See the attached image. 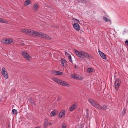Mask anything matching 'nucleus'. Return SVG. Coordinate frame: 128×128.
<instances>
[{
  "mask_svg": "<svg viewBox=\"0 0 128 128\" xmlns=\"http://www.w3.org/2000/svg\"><path fill=\"white\" fill-rule=\"evenodd\" d=\"M27 34L30 36H38L43 38H45L47 39L50 40L51 39L50 37L42 32H38L31 30H28V32H27Z\"/></svg>",
  "mask_w": 128,
  "mask_h": 128,
  "instance_id": "nucleus-1",
  "label": "nucleus"
},
{
  "mask_svg": "<svg viewBox=\"0 0 128 128\" xmlns=\"http://www.w3.org/2000/svg\"><path fill=\"white\" fill-rule=\"evenodd\" d=\"M52 80L54 82H56L61 86H66L67 87H68L70 86V84L68 82L57 78H52Z\"/></svg>",
  "mask_w": 128,
  "mask_h": 128,
  "instance_id": "nucleus-2",
  "label": "nucleus"
},
{
  "mask_svg": "<svg viewBox=\"0 0 128 128\" xmlns=\"http://www.w3.org/2000/svg\"><path fill=\"white\" fill-rule=\"evenodd\" d=\"M89 102L94 107L98 109H100L102 108L101 106L96 101L93 100L91 99H88Z\"/></svg>",
  "mask_w": 128,
  "mask_h": 128,
  "instance_id": "nucleus-3",
  "label": "nucleus"
},
{
  "mask_svg": "<svg viewBox=\"0 0 128 128\" xmlns=\"http://www.w3.org/2000/svg\"><path fill=\"white\" fill-rule=\"evenodd\" d=\"M120 80L119 78H117L114 83L115 88L116 90H117L118 89L120 84Z\"/></svg>",
  "mask_w": 128,
  "mask_h": 128,
  "instance_id": "nucleus-4",
  "label": "nucleus"
},
{
  "mask_svg": "<svg viewBox=\"0 0 128 128\" xmlns=\"http://www.w3.org/2000/svg\"><path fill=\"white\" fill-rule=\"evenodd\" d=\"M2 73L3 76L6 79H7L8 78V75L7 72L5 70V69L3 68L2 70Z\"/></svg>",
  "mask_w": 128,
  "mask_h": 128,
  "instance_id": "nucleus-5",
  "label": "nucleus"
},
{
  "mask_svg": "<svg viewBox=\"0 0 128 128\" xmlns=\"http://www.w3.org/2000/svg\"><path fill=\"white\" fill-rule=\"evenodd\" d=\"M22 56L27 60L30 59V57L27 52H24L22 53Z\"/></svg>",
  "mask_w": 128,
  "mask_h": 128,
  "instance_id": "nucleus-6",
  "label": "nucleus"
},
{
  "mask_svg": "<svg viewBox=\"0 0 128 128\" xmlns=\"http://www.w3.org/2000/svg\"><path fill=\"white\" fill-rule=\"evenodd\" d=\"M73 26L74 28L77 31L79 30L80 29V26L77 23H74L73 25Z\"/></svg>",
  "mask_w": 128,
  "mask_h": 128,
  "instance_id": "nucleus-7",
  "label": "nucleus"
},
{
  "mask_svg": "<svg viewBox=\"0 0 128 128\" xmlns=\"http://www.w3.org/2000/svg\"><path fill=\"white\" fill-rule=\"evenodd\" d=\"M98 52L101 57L103 59L106 60V55L103 52H101L100 50H98Z\"/></svg>",
  "mask_w": 128,
  "mask_h": 128,
  "instance_id": "nucleus-8",
  "label": "nucleus"
},
{
  "mask_svg": "<svg viewBox=\"0 0 128 128\" xmlns=\"http://www.w3.org/2000/svg\"><path fill=\"white\" fill-rule=\"evenodd\" d=\"M66 113L65 110H62L59 113L58 115V117L60 118H61L64 117Z\"/></svg>",
  "mask_w": 128,
  "mask_h": 128,
  "instance_id": "nucleus-9",
  "label": "nucleus"
},
{
  "mask_svg": "<svg viewBox=\"0 0 128 128\" xmlns=\"http://www.w3.org/2000/svg\"><path fill=\"white\" fill-rule=\"evenodd\" d=\"M78 105L76 104H73L70 108L69 110L70 111H72L75 110L77 107Z\"/></svg>",
  "mask_w": 128,
  "mask_h": 128,
  "instance_id": "nucleus-10",
  "label": "nucleus"
},
{
  "mask_svg": "<svg viewBox=\"0 0 128 128\" xmlns=\"http://www.w3.org/2000/svg\"><path fill=\"white\" fill-rule=\"evenodd\" d=\"M39 8V5L37 3L35 4L33 7V9L34 11H36Z\"/></svg>",
  "mask_w": 128,
  "mask_h": 128,
  "instance_id": "nucleus-11",
  "label": "nucleus"
},
{
  "mask_svg": "<svg viewBox=\"0 0 128 128\" xmlns=\"http://www.w3.org/2000/svg\"><path fill=\"white\" fill-rule=\"evenodd\" d=\"M74 51L76 54L78 56L80 57H81L82 54L81 52H80H80H79V51L75 50H74Z\"/></svg>",
  "mask_w": 128,
  "mask_h": 128,
  "instance_id": "nucleus-12",
  "label": "nucleus"
},
{
  "mask_svg": "<svg viewBox=\"0 0 128 128\" xmlns=\"http://www.w3.org/2000/svg\"><path fill=\"white\" fill-rule=\"evenodd\" d=\"M31 2L30 0H26L24 2V4L25 6H27L30 4Z\"/></svg>",
  "mask_w": 128,
  "mask_h": 128,
  "instance_id": "nucleus-13",
  "label": "nucleus"
},
{
  "mask_svg": "<svg viewBox=\"0 0 128 128\" xmlns=\"http://www.w3.org/2000/svg\"><path fill=\"white\" fill-rule=\"evenodd\" d=\"M61 62L62 66L63 67L64 66V64L66 62V60L64 58H62L61 60Z\"/></svg>",
  "mask_w": 128,
  "mask_h": 128,
  "instance_id": "nucleus-14",
  "label": "nucleus"
},
{
  "mask_svg": "<svg viewBox=\"0 0 128 128\" xmlns=\"http://www.w3.org/2000/svg\"><path fill=\"white\" fill-rule=\"evenodd\" d=\"M1 42L6 44H8V39H2L1 40Z\"/></svg>",
  "mask_w": 128,
  "mask_h": 128,
  "instance_id": "nucleus-15",
  "label": "nucleus"
},
{
  "mask_svg": "<svg viewBox=\"0 0 128 128\" xmlns=\"http://www.w3.org/2000/svg\"><path fill=\"white\" fill-rule=\"evenodd\" d=\"M85 57L87 58H92L91 56L87 53H86V54H85Z\"/></svg>",
  "mask_w": 128,
  "mask_h": 128,
  "instance_id": "nucleus-16",
  "label": "nucleus"
},
{
  "mask_svg": "<svg viewBox=\"0 0 128 128\" xmlns=\"http://www.w3.org/2000/svg\"><path fill=\"white\" fill-rule=\"evenodd\" d=\"M93 72V69L92 68H88L87 70V72L88 73L92 72Z\"/></svg>",
  "mask_w": 128,
  "mask_h": 128,
  "instance_id": "nucleus-17",
  "label": "nucleus"
},
{
  "mask_svg": "<svg viewBox=\"0 0 128 128\" xmlns=\"http://www.w3.org/2000/svg\"><path fill=\"white\" fill-rule=\"evenodd\" d=\"M0 22L6 24H7L8 23V21L5 20L0 18Z\"/></svg>",
  "mask_w": 128,
  "mask_h": 128,
  "instance_id": "nucleus-18",
  "label": "nucleus"
},
{
  "mask_svg": "<svg viewBox=\"0 0 128 128\" xmlns=\"http://www.w3.org/2000/svg\"><path fill=\"white\" fill-rule=\"evenodd\" d=\"M56 114V112L55 111H53L50 113V115L52 116H53L55 115Z\"/></svg>",
  "mask_w": 128,
  "mask_h": 128,
  "instance_id": "nucleus-19",
  "label": "nucleus"
},
{
  "mask_svg": "<svg viewBox=\"0 0 128 128\" xmlns=\"http://www.w3.org/2000/svg\"><path fill=\"white\" fill-rule=\"evenodd\" d=\"M76 79H78L80 80H82L83 79L82 77L80 76L77 75Z\"/></svg>",
  "mask_w": 128,
  "mask_h": 128,
  "instance_id": "nucleus-20",
  "label": "nucleus"
},
{
  "mask_svg": "<svg viewBox=\"0 0 128 128\" xmlns=\"http://www.w3.org/2000/svg\"><path fill=\"white\" fill-rule=\"evenodd\" d=\"M28 30L27 29H22L21 30V31L23 33L27 34V32H28Z\"/></svg>",
  "mask_w": 128,
  "mask_h": 128,
  "instance_id": "nucleus-21",
  "label": "nucleus"
},
{
  "mask_svg": "<svg viewBox=\"0 0 128 128\" xmlns=\"http://www.w3.org/2000/svg\"><path fill=\"white\" fill-rule=\"evenodd\" d=\"M76 75L74 74H72L70 76V77L72 78H73L75 79H76Z\"/></svg>",
  "mask_w": 128,
  "mask_h": 128,
  "instance_id": "nucleus-22",
  "label": "nucleus"
},
{
  "mask_svg": "<svg viewBox=\"0 0 128 128\" xmlns=\"http://www.w3.org/2000/svg\"><path fill=\"white\" fill-rule=\"evenodd\" d=\"M8 44H9L12 43L13 41V40L11 39H8Z\"/></svg>",
  "mask_w": 128,
  "mask_h": 128,
  "instance_id": "nucleus-23",
  "label": "nucleus"
},
{
  "mask_svg": "<svg viewBox=\"0 0 128 128\" xmlns=\"http://www.w3.org/2000/svg\"><path fill=\"white\" fill-rule=\"evenodd\" d=\"M56 75H62L63 74V72L58 71H56Z\"/></svg>",
  "mask_w": 128,
  "mask_h": 128,
  "instance_id": "nucleus-24",
  "label": "nucleus"
},
{
  "mask_svg": "<svg viewBox=\"0 0 128 128\" xmlns=\"http://www.w3.org/2000/svg\"><path fill=\"white\" fill-rule=\"evenodd\" d=\"M103 19L106 22H108L110 21V20H108L106 17H103Z\"/></svg>",
  "mask_w": 128,
  "mask_h": 128,
  "instance_id": "nucleus-25",
  "label": "nucleus"
},
{
  "mask_svg": "<svg viewBox=\"0 0 128 128\" xmlns=\"http://www.w3.org/2000/svg\"><path fill=\"white\" fill-rule=\"evenodd\" d=\"M68 60L70 62L72 63V57L70 55H69L68 56Z\"/></svg>",
  "mask_w": 128,
  "mask_h": 128,
  "instance_id": "nucleus-26",
  "label": "nucleus"
},
{
  "mask_svg": "<svg viewBox=\"0 0 128 128\" xmlns=\"http://www.w3.org/2000/svg\"><path fill=\"white\" fill-rule=\"evenodd\" d=\"M80 52H81L82 56L85 57V54H86V53L81 51H80Z\"/></svg>",
  "mask_w": 128,
  "mask_h": 128,
  "instance_id": "nucleus-27",
  "label": "nucleus"
},
{
  "mask_svg": "<svg viewBox=\"0 0 128 128\" xmlns=\"http://www.w3.org/2000/svg\"><path fill=\"white\" fill-rule=\"evenodd\" d=\"M102 108L100 109H103L104 110H105L107 108V107L105 105H104L102 107L101 106ZM100 110V109H99Z\"/></svg>",
  "mask_w": 128,
  "mask_h": 128,
  "instance_id": "nucleus-28",
  "label": "nucleus"
},
{
  "mask_svg": "<svg viewBox=\"0 0 128 128\" xmlns=\"http://www.w3.org/2000/svg\"><path fill=\"white\" fill-rule=\"evenodd\" d=\"M12 112L13 113V114H16L17 113V110L15 109H13L12 110Z\"/></svg>",
  "mask_w": 128,
  "mask_h": 128,
  "instance_id": "nucleus-29",
  "label": "nucleus"
},
{
  "mask_svg": "<svg viewBox=\"0 0 128 128\" xmlns=\"http://www.w3.org/2000/svg\"><path fill=\"white\" fill-rule=\"evenodd\" d=\"M73 20H74V22H76L78 23H79L80 22V21L78 20L77 19H76L74 18L73 19Z\"/></svg>",
  "mask_w": 128,
  "mask_h": 128,
  "instance_id": "nucleus-30",
  "label": "nucleus"
},
{
  "mask_svg": "<svg viewBox=\"0 0 128 128\" xmlns=\"http://www.w3.org/2000/svg\"><path fill=\"white\" fill-rule=\"evenodd\" d=\"M52 73L54 74H56V71L55 70H53L52 72Z\"/></svg>",
  "mask_w": 128,
  "mask_h": 128,
  "instance_id": "nucleus-31",
  "label": "nucleus"
},
{
  "mask_svg": "<svg viewBox=\"0 0 128 128\" xmlns=\"http://www.w3.org/2000/svg\"><path fill=\"white\" fill-rule=\"evenodd\" d=\"M62 128H66V124H62Z\"/></svg>",
  "mask_w": 128,
  "mask_h": 128,
  "instance_id": "nucleus-32",
  "label": "nucleus"
},
{
  "mask_svg": "<svg viewBox=\"0 0 128 128\" xmlns=\"http://www.w3.org/2000/svg\"><path fill=\"white\" fill-rule=\"evenodd\" d=\"M78 1L80 2H84V3H85V2L84 0H78Z\"/></svg>",
  "mask_w": 128,
  "mask_h": 128,
  "instance_id": "nucleus-33",
  "label": "nucleus"
},
{
  "mask_svg": "<svg viewBox=\"0 0 128 128\" xmlns=\"http://www.w3.org/2000/svg\"><path fill=\"white\" fill-rule=\"evenodd\" d=\"M125 44L128 46V40H126V41L125 42Z\"/></svg>",
  "mask_w": 128,
  "mask_h": 128,
  "instance_id": "nucleus-34",
  "label": "nucleus"
},
{
  "mask_svg": "<svg viewBox=\"0 0 128 128\" xmlns=\"http://www.w3.org/2000/svg\"><path fill=\"white\" fill-rule=\"evenodd\" d=\"M48 125V124L44 123V128H46Z\"/></svg>",
  "mask_w": 128,
  "mask_h": 128,
  "instance_id": "nucleus-35",
  "label": "nucleus"
},
{
  "mask_svg": "<svg viewBox=\"0 0 128 128\" xmlns=\"http://www.w3.org/2000/svg\"><path fill=\"white\" fill-rule=\"evenodd\" d=\"M65 53L66 56H68L69 55H70L69 53H68L66 52H65Z\"/></svg>",
  "mask_w": 128,
  "mask_h": 128,
  "instance_id": "nucleus-36",
  "label": "nucleus"
},
{
  "mask_svg": "<svg viewBox=\"0 0 128 128\" xmlns=\"http://www.w3.org/2000/svg\"><path fill=\"white\" fill-rule=\"evenodd\" d=\"M48 120H44V123L46 124H48Z\"/></svg>",
  "mask_w": 128,
  "mask_h": 128,
  "instance_id": "nucleus-37",
  "label": "nucleus"
},
{
  "mask_svg": "<svg viewBox=\"0 0 128 128\" xmlns=\"http://www.w3.org/2000/svg\"><path fill=\"white\" fill-rule=\"evenodd\" d=\"M88 110L87 109H86V111L87 112V115H88Z\"/></svg>",
  "mask_w": 128,
  "mask_h": 128,
  "instance_id": "nucleus-38",
  "label": "nucleus"
},
{
  "mask_svg": "<svg viewBox=\"0 0 128 128\" xmlns=\"http://www.w3.org/2000/svg\"><path fill=\"white\" fill-rule=\"evenodd\" d=\"M48 124H49V125H50L52 124V123L51 122H50Z\"/></svg>",
  "mask_w": 128,
  "mask_h": 128,
  "instance_id": "nucleus-39",
  "label": "nucleus"
},
{
  "mask_svg": "<svg viewBox=\"0 0 128 128\" xmlns=\"http://www.w3.org/2000/svg\"><path fill=\"white\" fill-rule=\"evenodd\" d=\"M32 104H33L34 105H36L35 104H34V102H33L32 103Z\"/></svg>",
  "mask_w": 128,
  "mask_h": 128,
  "instance_id": "nucleus-40",
  "label": "nucleus"
},
{
  "mask_svg": "<svg viewBox=\"0 0 128 128\" xmlns=\"http://www.w3.org/2000/svg\"><path fill=\"white\" fill-rule=\"evenodd\" d=\"M21 45H24V44H21Z\"/></svg>",
  "mask_w": 128,
  "mask_h": 128,
  "instance_id": "nucleus-41",
  "label": "nucleus"
}]
</instances>
